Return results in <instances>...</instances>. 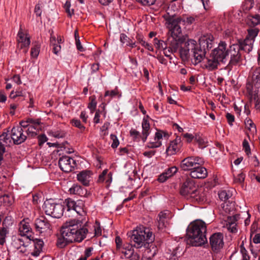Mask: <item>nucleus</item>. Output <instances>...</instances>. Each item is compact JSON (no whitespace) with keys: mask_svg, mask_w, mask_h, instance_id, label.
<instances>
[{"mask_svg":"<svg viewBox=\"0 0 260 260\" xmlns=\"http://www.w3.org/2000/svg\"><path fill=\"white\" fill-rule=\"evenodd\" d=\"M178 169L176 167H172L167 169L165 173L169 178L173 176L175 173H176Z\"/></svg>","mask_w":260,"mask_h":260,"instance_id":"obj_46","label":"nucleus"},{"mask_svg":"<svg viewBox=\"0 0 260 260\" xmlns=\"http://www.w3.org/2000/svg\"><path fill=\"white\" fill-rule=\"evenodd\" d=\"M12 139L8 133H3L0 135V143L1 145H3L4 147L9 146L12 144Z\"/></svg>","mask_w":260,"mask_h":260,"instance_id":"obj_30","label":"nucleus"},{"mask_svg":"<svg viewBox=\"0 0 260 260\" xmlns=\"http://www.w3.org/2000/svg\"><path fill=\"white\" fill-rule=\"evenodd\" d=\"M181 252L182 249L179 246H178L173 250L172 254L173 257H179L181 254Z\"/></svg>","mask_w":260,"mask_h":260,"instance_id":"obj_59","label":"nucleus"},{"mask_svg":"<svg viewBox=\"0 0 260 260\" xmlns=\"http://www.w3.org/2000/svg\"><path fill=\"white\" fill-rule=\"evenodd\" d=\"M25 133L27 135V137L29 138H34L38 134L36 129H34L32 128V127L30 126H29L28 128L26 129Z\"/></svg>","mask_w":260,"mask_h":260,"instance_id":"obj_44","label":"nucleus"},{"mask_svg":"<svg viewBox=\"0 0 260 260\" xmlns=\"http://www.w3.org/2000/svg\"><path fill=\"white\" fill-rule=\"evenodd\" d=\"M118 94V90L117 88H115L114 90L109 91L107 90L105 92V96H110L111 97H114Z\"/></svg>","mask_w":260,"mask_h":260,"instance_id":"obj_54","label":"nucleus"},{"mask_svg":"<svg viewBox=\"0 0 260 260\" xmlns=\"http://www.w3.org/2000/svg\"><path fill=\"white\" fill-rule=\"evenodd\" d=\"M84 202L82 200H77V204L75 206L74 210L79 215L84 216L86 215V212L84 209Z\"/></svg>","mask_w":260,"mask_h":260,"instance_id":"obj_33","label":"nucleus"},{"mask_svg":"<svg viewBox=\"0 0 260 260\" xmlns=\"http://www.w3.org/2000/svg\"><path fill=\"white\" fill-rule=\"evenodd\" d=\"M17 42L18 47H20L21 49L24 48L23 51L24 53H26L30 43V40L27 35L23 32L21 28H20L17 35Z\"/></svg>","mask_w":260,"mask_h":260,"instance_id":"obj_16","label":"nucleus"},{"mask_svg":"<svg viewBox=\"0 0 260 260\" xmlns=\"http://www.w3.org/2000/svg\"><path fill=\"white\" fill-rule=\"evenodd\" d=\"M144 6H151L153 5L156 0H137Z\"/></svg>","mask_w":260,"mask_h":260,"instance_id":"obj_57","label":"nucleus"},{"mask_svg":"<svg viewBox=\"0 0 260 260\" xmlns=\"http://www.w3.org/2000/svg\"><path fill=\"white\" fill-rule=\"evenodd\" d=\"M38 144L39 146H42L46 142L48 139L45 134H42L38 136Z\"/></svg>","mask_w":260,"mask_h":260,"instance_id":"obj_55","label":"nucleus"},{"mask_svg":"<svg viewBox=\"0 0 260 260\" xmlns=\"http://www.w3.org/2000/svg\"><path fill=\"white\" fill-rule=\"evenodd\" d=\"M133 246L128 245L125 247L121 249V252L125 258L129 260H139V256L137 253H135L134 249L132 248Z\"/></svg>","mask_w":260,"mask_h":260,"instance_id":"obj_20","label":"nucleus"},{"mask_svg":"<svg viewBox=\"0 0 260 260\" xmlns=\"http://www.w3.org/2000/svg\"><path fill=\"white\" fill-rule=\"evenodd\" d=\"M58 165L62 171L66 173H69L73 170L76 164L72 158L65 155L62 156L59 158Z\"/></svg>","mask_w":260,"mask_h":260,"instance_id":"obj_14","label":"nucleus"},{"mask_svg":"<svg viewBox=\"0 0 260 260\" xmlns=\"http://www.w3.org/2000/svg\"><path fill=\"white\" fill-rule=\"evenodd\" d=\"M182 37L171 36L166 40L167 49H169V53H174L177 52L179 47L180 56L184 60L191 58L192 62L196 65L201 62L205 57L207 50L213 46L214 37L211 35L204 36L199 39V44H197L196 41L190 40L184 43Z\"/></svg>","mask_w":260,"mask_h":260,"instance_id":"obj_1","label":"nucleus"},{"mask_svg":"<svg viewBox=\"0 0 260 260\" xmlns=\"http://www.w3.org/2000/svg\"><path fill=\"white\" fill-rule=\"evenodd\" d=\"M130 135L133 137V139L136 141H140V139H142V135H140L139 132L136 129H132L130 131Z\"/></svg>","mask_w":260,"mask_h":260,"instance_id":"obj_42","label":"nucleus"},{"mask_svg":"<svg viewBox=\"0 0 260 260\" xmlns=\"http://www.w3.org/2000/svg\"><path fill=\"white\" fill-rule=\"evenodd\" d=\"M67 133L63 130H58L52 132V136L56 138H63L66 136Z\"/></svg>","mask_w":260,"mask_h":260,"instance_id":"obj_45","label":"nucleus"},{"mask_svg":"<svg viewBox=\"0 0 260 260\" xmlns=\"http://www.w3.org/2000/svg\"><path fill=\"white\" fill-rule=\"evenodd\" d=\"M137 40L139 42L148 50L150 51H153L154 50L152 46L150 44L146 42L144 40H143L142 38L139 37L137 38Z\"/></svg>","mask_w":260,"mask_h":260,"instance_id":"obj_41","label":"nucleus"},{"mask_svg":"<svg viewBox=\"0 0 260 260\" xmlns=\"http://www.w3.org/2000/svg\"><path fill=\"white\" fill-rule=\"evenodd\" d=\"M226 118L227 119L228 122L230 125H233V122L235 120L234 116L231 113H228L226 114Z\"/></svg>","mask_w":260,"mask_h":260,"instance_id":"obj_61","label":"nucleus"},{"mask_svg":"<svg viewBox=\"0 0 260 260\" xmlns=\"http://www.w3.org/2000/svg\"><path fill=\"white\" fill-rule=\"evenodd\" d=\"M69 191L71 194L78 195L82 197H87L90 194L86 188L77 184H74Z\"/></svg>","mask_w":260,"mask_h":260,"instance_id":"obj_21","label":"nucleus"},{"mask_svg":"<svg viewBox=\"0 0 260 260\" xmlns=\"http://www.w3.org/2000/svg\"><path fill=\"white\" fill-rule=\"evenodd\" d=\"M89 100L90 102L88 104V108L90 110V112L93 113L95 111L96 107V98L95 95H92L90 96Z\"/></svg>","mask_w":260,"mask_h":260,"instance_id":"obj_37","label":"nucleus"},{"mask_svg":"<svg viewBox=\"0 0 260 260\" xmlns=\"http://www.w3.org/2000/svg\"><path fill=\"white\" fill-rule=\"evenodd\" d=\"M153 44L157 49H167L166 41H164L161 40H158L156 38H155L153 40Z\"/></svg>","mask_w":260,"mask_h":260,"instance_id":"obj_36","label":"nucleus"},{"mask_svg":"<svg viewBox=\"0 0 260 260\" xmlns=\"http://www.w3.org/2000/svg\"><path fill=\"white\" fill-rule=\"evenodd\" d=\"M240 251L242 254L243 260H249L250 256L248 254L247 251L244 247L243 242L240 246Z\"/></svg>","mask_w":260,"mask_h":260,"instance_id":"obj_49","label":"nucleus"},{"mask_svg":"<svg viewBox=\"0 0 260 260\" xmlns=\"http://www.w3.org/2000/svg\"><path fill=\"white\" fill-rule=\"evenodd\" d=\"M11 137L14 144L19 145L23 143L27 137L25 132L21 128L17 126L13 127L11 129Z\"/></svg>","mask_w":260,"mask_h":260,"instance_id":"obj_13","label":"nucleus"},{"mask_svg":"<svg viewBox=\"0 0 260 260\" xmlns=\"http://www.w3.org/2000/svg\"><path fill=\"white\" fill-rule=\"evenodd\" d=\"M225 50L227 52V57L229 54L231 56L229 63L231 65H236L242 60L241 51H243L247 53L251 51V43L246 40L243 44L241 40H238L237 43L231 45L229 48H227V44L225 43Z\"/></svg>","mask_w":260,"mask_h":260,"instance_id":"obj_8","label":"nucleus"},{"mask_svg":"<svg viewBox=\"0 0 260 260\" xmlns=\"http://www.w3.org/2000/svg\"><path fill=\"white\" fill-rule=\"evenodd\" d=\"M29 118H28L26 121H22L20 122V126H18V127L21 128L24 132H25L26 129L29 126Z\"/></svg>","mask_w":260,"mask_h":260,"instance_id":"obj_52","label":"nucleus"},{"mask_svg":"<svg viewBox=\"0 0 260 260\" xmlns=\"http://www.w3.org/2000/svg\"><path fill=\"white\" fill-rule=\"evenodd\" d=\"M259 8L260 5V0H246L245 10L249 11L253 7L254 4Z\"/></svg>","mask_w":260,"mask_h":260,"instance_id":"obj_35","label":"nucleus"},{"mask_svg":"<svg viewBox=\"0 0 260 260\" xmlns=\"http://www.w3.org/2000/svg\"><path fill=\"white\" fill-rule=\"evenodd\" d=\"M245 175L241 173H239L236 177H234V181L235 183L241 184L245 180Z\"/></svg>","mask_w":260,"mask_h":260,"instance_id":"obj_47","label":"nucleus"},{"mask_svg":"<svg viewBox=\"0 0 260 260\" xmlns=\"http://www.w3.org/2000/svg\"><path fill=\"white\" fill-rule=\"evenodd\" d=\"M129 237L131 245L136 248L142 247L147 248L155 239L152 232L149 228L143 226L137 227L133 230Z\"/></svg>","mask_w":260,"mask_h":260,"instance_id":"obj_4","label":"nucleus"},{"mask_svg":"<svg viewBox=\"0 0 260 260\" xmlns=\"http://www.w3.org/2000/svg\"><path fill=\"white\" fill-rule=\"evenodd\" d=\"M87 223L83 219H75L66 221L60 229L56 246L62 248L69 243L82 242L88 233Z\"/></svg>","mask_w":260,"mask_h":260,"instance_id":"obj_2","label":"nucleus"},{"mask_svg":"<svg viewBox=\"0 0 260 260\" xmlns=\"http://www.w3.org/2000/svg\"><path fill=\"white\" fill-rule=\"evenodd\" d=\"M227 52L225 42L221 41L217 48L214 49L204 61L205 67L209 71L216 69L220 63H225L227 60Z\"/></svg>","mask_w":260,"mask_h":260,"instance_id":"obj_6","label":"nucleus"},{"mask_svg":"<svg viewBox=\"0 0 260 260\" xmlns=\"http://www.w3.org/2000/svg\"><path fill=\"white\" fill-rule=\"evenodd\" d=\"M209 242L212 250L218 252L223 247V235L221 233L213 234L209 238Z\"/></svg>","mask_w":260,"mask_h":260,"instance_id":"obj_12","label":"nucleus"},{"mask_svg":"<svg viewBox=\"0 0 260 260\" xmlns=\"http://www.w3.org/2000/svg\"><path fill=\"white\" fill-rule=\"evenodd\" d=\"M204 160L199 156H188L183 159L180 162V167L183 171H191L197 167L204 164Z\"/></svg>","mask_w":260,"mask_h":260,"instance_id":"obj_11","label":"nucleus"},{"mask_svg":"<svg viewBox=\"0 0 260 260\" xmlns=\"http://www.w3.org/2000/svg\"><path fill=\"white\" fill-rule=\"evenodd\" d=\"M206 224L201 220L191 222L187 229V243L193 246H200L207 242Z\"/></svg>","mask_w":260,"mask_h":260,"instance_id":"obj_3","label":"nucleus"},{"mask_svg":"<svg viewBox=\"0 0 260 260\" xmlns=\"http://www.w3.org/2000/svg\"><path fill=\"white\" fill-rule=\"evenodd\" d=\"M26 237H22L21 238L13 237L12 238V241L11 242V245L14 247V248L18 250L20 249V246L24 244V242L25 241Z\"/></svg>","mask_w":260,"mask_h":260,"instance_id":"obj_32","label":"nucleus"},{"mask_svg":"<svg viewBox=\"0 0 260 260\" xmlns=\"http://www.w3.org/2000/svg\"><path fill=\"white\" fill-rule=\"evenodd\" d=\"M168 178L169 177L167 176V175H166V173L164 172L159 175L157 180L159 182L162 183L166 181Z\"/></svg>","mask_w":260,"mask_h":260,"instance_id":"obj_64","label":"nucleus"},{"mask_svg":"<svg viewBox=\"0 0 260 260\" xmlns=\"http://www.w3.org/2000/svg\"><path fill=\"white\" fill-rule=\"evenodd\" d=\"M248 35L246 36L244 40H241V42L244 44L245 41H248L249 43H251V51L253 48V43L254 41L255 38L257 36L259 32V29L257 28H252L248 29Z\"/></svg>","mask_w":260,"mask_h":260,"instance_id":"obj_23","label":"nucleus"},{"mask_svg":"<svg viewBox=\"0 0 260 260\" xmlns=\"http://www.w3.org/2000/svg\"><path fill=\"white\" fill-rule=\"evenodd\" d=\"M29 126L32 128L36 129V131L39 133L43 127V123L41 122L40 118L33 119L29 118Z\"/></svg>","mask_w":260,"mask_h":260,"instance_id":"obj_31","label":"nucleus"},{"mask_svg":"<svg viewBox=\"0 0 260 260\" xmlns=\"http://www.w3.org/2000/svg\"><path fill=\"white\" fill-rule=\"evenodd\" d=\"M164 18L166 20L167 27L171 31V36L182 37V30L180 24L182 21L181 17L175 18L174 16H170L169 14L165 15Z\"/></svg>","mask_w":260,"mask_h":260,"instance_id":"obj_10","label":"nucleus"},{"mask_svg":"<svg viewBox=\"0 0 260 260\" xmlns=\"http://www.w3.org/2000/svg\"><path fill=\"white\" fill-rule=\"evenodd\" d=\"M34 251L31 253V255L34 256H38L39 255L41 251H42L44 242L41 239H36L33 241Z\"/></svg>","mask_w":260,"mask_h":260,"instance_id":"obj_26","label":"nucleus"},{"mask_svg":"<svg viewBox=\"0 0 260 260\" xmlns=\"http://www.w3.org/2000/svg\"><path fill=\"white\" fill-rule=\"evenodd\" d=\"M120 42L122 44L129 43V38L124 34H121L120 37Z\"/></svg>","mask_w":260,"mask_h":260,"instance_id":"obj_63","label":"nucleus"},{"mask_svg":"<svg viewBox=\"0 0 260 260\" xmlns=\"http://www.w3.org/2000/svg\"><path fill=\"white\" fill-rule=\"evenodd\" d=\"M181 138L178 137H177L174 140L172 141L166 150V153L168 155H174L179 151L181 146Z\"/></svg>","mask_w":260,"mask_h":260,"instance_id":"obj_19","label":"nucleus"},{"mask_svg":"<svg viewBox=\"0 0 260 260\" xmlns=\"http://www.w3.org/2000/svg\"><path fill=\"white\" fill-rule=\"evenodd\" d=\"M242 145H243V149L244 150L246 153L247 155H249V154H250L251 151H250V146H249L248 142L246 139L244 140Z\"/></svg>","mask_w":260,"mask_h":260,"instance_id":"obj_53","label":"nucleus"},{"mask_svg":"<svg viewBox=\"0 0 260 260\" xmlns=\"http://www.w3.org/2000/svg\"><path fill=\"white\" fill-rule=\"evenodd\" d=\"M30 227L28 225L26 224H22L20 228V231L21 232L24 233H28L29 232Z\"/></svg>","mask_w":260,"mask_h":260,"instance_id":"obj_62","label":"nucleus"},{"mask_svg":"<svg viewBox=\"0 0 260 260\" xmlns=\"http://www.w3.org/2000/svg\"><path fill=\"white\" fill-rule=\"evenodd\" d=\"M64 203L67 207L68 211L74 210L75 206L77 204V201H75L72 199L68 198L64 200Z\"/></svg>","mask_w":260,"mask_h":260,"instance_id":"obj_38","label":"nucleus"},{"mask_svg":"<svg viewBox=\"0 0 260 260\" xmlns=\"http://www.w3.org/2000/svg\"><path fill=\"white\" fill-rule=\"evenodd\" d=\"M189 175L191 179H204L207 176L208 173L205 167L199 166L190 171Z\"/></svg>","mask_w":260,"mask_h":260,"instance_id":"obj_18","label":"nucleus"},{"mask_svg":"<svg viewBox=\"0 0 260 260\" xmlns=\"http://www.w3.org/2000/svg\"><path fill=\"white\" fill-rule=\"evenodd\" d=\"M24 93L22 90H17L16 91H12L10 94V98L15 99L18 96H23Z\"/></svg>","mask_w":260,"mask_h":260,"instance_id":"obj_50","label":"nucleus"},{"mask_svg":"<svg viewBox=\"0 0 260 260\" xmlns=\"http://www.w3.org/2000/svg\"><path fill=\"white\" fill-rule=\"evenodd\" d=\"M43 208L46 215L56 218L62 216L64 210V207L62 204L56 203L51 199L45 201Z\"/></svg>","mask_w":260,"mask_h":260,"instance_id":"obj_9","label":"nucleus"},{"mask_svg":"<svg viewBox=\"0 0 260 260\" xmlns=\"http://www.w3.org/2000/svg\"><path fill=\"white\" fill-rule=\"evenodd\" d=\"M218 194L220 200L224 202L227 201L231 196L229 191L225 190L219 191Z\"/></svg>","mask_w":260,"mask_h":260,"instance_id":"obj_39","label":"nucleus"},{"mask_svg":"<svg viewBox=\"0 0 260 260\" xmlns=\"http://www.w3.org/2000/svg\"><path fill=\"white\" fill-rule=\"evenodd\" d=\"M142 140L145 142L147 138V137L150 133V124L148 120L144 118L142 123Z\"/></svg>","mask_w":260,"mask_h":260,"instance_id":"obj_25","label":"nucleus"},{"mask_svg":"<svg viewBox=\"0 0 260 260\" xmlns=\"http://www.w3.org/2000/svg\"><path fill=\"white\" fill-rule=\"evenodd\" d=\"M241 216L239 214H235L232 216H229L227 219L228 223H236V217Z\"/></svg>","mask_w":260,"mask_h":260,"instance_id":"obj_60","label":"nucleus"},{"mask_svg":"<svg viewBox=\"0 0 260 260\" xmlns=\"http://www.w3.org/2000/svg\"><path fill=\"white\" fill-rule=\"evenodd\" d=\"M96 226L94 227V236H99L102 235V229L100 226V223L96 221Z\"/></svg>","mask_w":260,"mask_h":260,"instance_id":"obj_58","label":"nucleus"},{"mask_svg":"<svg viewBox=\"0 0 260 260\" xmlns=\"http://www.w3.org/2000/svg\"><path fill=\"white\" fill-rule=\"evenodd\" d=\"M111 139L112 140V143L111 144V147L113 148H116L118 147L119 144V141L117 139V137L116 135L111 134L110 135Z\"/></svg>","mask_w":260,"mask_h":260,"instance_id":"obj_51","label":"nucleus"},{"mask_svg":"<svg viewBox=\"0 0 260 260\" xmlns=\"http://www.w3.org/2000/svg\"><path fill=\"white\" fill-rule=\"evenodd\" d=\"M92 175V171L87 170H83L77 175V179L84 186H88L91 181Z\"/></svg>","mask_w":260,"mask_h":260,"instance_id":"obj_17","label":"nucleus"},{"mask_svg":"<svg viewBox=\"0 0 260 260\" xmlns=\"http://www.w3.org/2000/svg\"><path fill=\"white\" fill-rule=\"evenodd\" d=\"M168 213L166 212H160L158 215L157 228L159 231H163L167 226V216Z\"/></svg>","mask_w":260,"mask_h":260,"instance_id":"obj_24","label":"nucleus"},{"mask_svg":"<svg viewBox=\"0 0 260 260\" xmlns=\"http://www.w3.org/2000/svg\"><path fill=\"white\" fill-rule=\"evenodd\" d=\"M162 133L163 132L161 131L157 132L155 133L154 142H150L149 143V148H157L161 145V142L160 140L162 139Z\"/></svg>","mask_w":260,"mask_h":260,"instance_id":"obj_27","label":"nucleus"},{"mask_svg":"<svg viewBox=\"0 0 260 260\" xmlns=\"http://www.w3.org/2000/svg\"><path fill=\"white\" fill-rule=\"evenodd\" d=\"M108 171L107 169L104 170L99 175L97 181L98 183H103L105 181L106 187L110 186L112 180V174L111 172L108 173Z\"/></svg>","mask_w":260,"mask_h":260,"instance_id":"obj_22","label":"nucleus"},{"mask_svg":"<svg viewBox=\"0 0 260 260\" xmlns=\"http://www.w3.org/2000/svg\"><path fill=\"white\" fill-rule=\"evenodd\" d=\"M9 234V230L7 227L0 228V245L3 246L6 241V238Z\"/></svg>","mask_w":260,"mask_h":260,"instance_id":"obj_34","label":"nucleus"},{"mask_svg":"<svg viewBox=\"0 0 260 260\" xmlns=\"http://www.w3.org/2000/svg\"><path fill=\"white\" fill-rule=\"evenodd\" d=\"M245 125L250 132L253 135L256 132V126L251 119H248L245 121Z\"/></svg>","mask_w":260,"mask_h":260,"instance_id":"obj_40","label":"nucleus"},{"mask_svg":"<svg viewBox=\"0 0 260 260\" xmlns=\"http://www.w3.org/2000/svg\"><path fill=\"white\" fill-rule=\"evenodd\" d=\"M181 194L192 202L201 203L206 200L204 193L198 189L194 181L190 178H187L180 188Z\"/></svg>","mask_w":260,"mask_h":260,"instance_id":"obj_7","label":"nucleus"},{"mask_svg":"<svg viewBox=\"0 0 260 260\" xmlns=\"http://www.w3.org/2000/svg\"><path fill=\"white\" fill-rule=\"evenodd\" d=\"M71 123L73 126L79 128L81 132H83L85 129V127L81 124L80 120L73 119L71 120Z\"/></svg>","mask_w":260,"mask_h":260,"instance_id":"obj_43","label":"nucleus"},{"mask_svg":"<svg viewBox=\"0 0 260 260\" xmlns=\"http://www.w3.org/2000/svg\"><path fill=\"white\" fill-rule=\"evenodd\" d=\"M246 23L250 27H255L260 24V15L258 14L249 15L247 17Z\"/></svg>","mask_w":260,"mask_h":260,"instance_id":"obj_28","label":"nucleus"},{"mask_svg":"<svg viewBox=\"0 0 260 260\" xmlns=\"http://www.w3.org/2000/svg\"><path fill=\"white\" fill-rule=\"evenodd\" d=\"M260 88V67L252 69L247 79L246 88L251 101H253L256 109L259 107L258 98Z\"/></svg>","mask_w":260,"mask_h":260,"instance_id":"obj_5","label":"nucleus"},{"mask_svg":"<svg viewBox=\"0 0 260 260\" xmlns=\"http://www.w3.org/2000/svg\"><path fill=\"white\" fill-rule=\"evenodd\" d=\"M194 141L198 144L200 147H204V141L199 136L196 135L194 137Z\"/></svg>","mask_w":260,"mask_h":260,"instance_id":"obj_56","label":"nucleus"},{"mask_svg":"<svg viewBox=\"0 0 260 260\" xmlns=\"http://www.w3.org/2000/svg\"><path fill=\"white\" fill-rule=\"evenodd\" d=\"M35 226L36 230L42 233L50 230L51 224L49 221L45 216H43L35 220Z\"/></svg>","mask_w":260,"mask_h":260,"instance_id":"obj_15","label":"nucleus"},{"mask_svg":"<svg viewBox=\"0 0 260 260\" xmlns=\"http://www.w3.org/2000/svg\"><path fill=\"white\" fill-rule=\"evenodd\" d=\"M40 52V46L39 45H34L31 49L30 54L32 57H37Z\"/></svg>","mask_w":260,"mask_h":260,"instance_id":"obj_48","label":"nucleus"},{"mask_svg":"<svg viewBox=\"0 0 260 260\" xmlns=\"http://www.w3.org/2000/svg\"><path fill=\"white\" fill-rule=\"evenodd\" d=\"M24 244L22 245L18 250L19 253H21L23 255H27L29 253V247L31 244L30 239L28 237H25V241H24Z\"/></svg>","mask_w":260,"mask_h":260,"instance_id":"obj_29","label":"nucleus"}]
</instances>
